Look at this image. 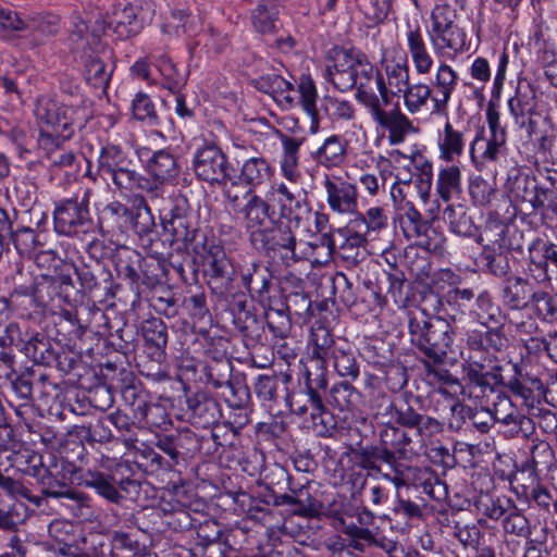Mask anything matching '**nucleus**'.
<instances>
[{"instance_id":"f257e3e1","label":"nucleus","mask_w":557,"mask_h":557,"mask_svg":"<svg viewBox=\"0 0 557 557\" xmlns=\"http://www.w3.org/2000/svg\"><path fill=\"white\" fill-rule=\"evenodd\" d=\"M324 77L342 92L356 89L355 98L363 107L380 96L385 103L391 102L383 75L360 50L333 49L329 54Z\"/></svg>"},{"instance_id":"f03ea898","label":"nucleus","mask_w":557,"mask_h":557,"mask_svg":"<svg viewBox=\"0 0 557 557\" xmlns=\"http://www.w3.org/2000/svg\"><path fill=\"white\" fill-rule=\"evenodd\" d=\"M356 466L368 475L381 474L397 488L413 484L422 487L431 498L440 500L446 495V485L429 468H417L396 461L395 454L386 447L370 446L355 455Z\"/></svg>"},{"instance_id":"7ed1b4c3","label":"nucleus","mask_w":557,"mask_h":557,"mask_svg":"<svg viewBox=\"0 0 557 557\" xmlns=\"http://www.w3.org/2000/svg\"><path fill=\"white\" fill-rule=\"evenodd\" d=\"M89 23L81 16L75 17L70 41L73 50L79 53L86 83L106 91L114 70L113 50L100 38L104 26L90 29Z\"/></svg>"},{"instance_id":"20e7f679","label":"nucleus","mask_w":557,"mask_h":557,"mask_svg":"<svg viewBox=\"0 0 557 557\" xmlns=\"http://www.w3.org/2000/svg\"><path fill=\"white\" fill-rule=\"evenodd\" d=\"M90 100L75 96L69 101H58L42 96L36 101L34 115L39 128L38 138L53 137L70 140L75 132L92 117Z\"/></svg>"},{"instance_id":"39448f33","label":"nucleus","mask_w":557,"mask_h":557,"mask_svg":"<svg viewBox=\"0 0 557 557\" xmlns=\"http://www.w3.org/2000/svg\"><path fill=\"white\" fill-rule=\"evenodd\" d=\"M97 169L101 178L111 182L121 195L146 193L152 200L158 199L162 189L138 171V163L127 150L114 144L101 147Z\"/></svg>"},{"instance_id":"423d86ee","label":"nucleus","mask_w":557,"mask_h":557,"mask_svg":"<svg viewBox=\"0 0 557 557\" xmlns=\"http://www.w3.org/2000/svg\"><path fill=\"white\" fill-rule=\"evenodd\" d=\"M410 341L428 358L442 362L453 344V326L444 317H429L425 312L409 319Z\"/></svg>"},{"instance_id":"0eeeda50","label":"nucleus","mask_w":557,"mask_h":557,"mask_svg":"<svg viewBox=\"0 0 557 557\" xmlns=\"http://www.w3.org/2000/svg\"><path fill=\"white\" fill-rule=\"evenodd\" d=\"M193 169L195 175L210 184H224L225 197L233 205L242 198L238 193V183L230 173V163L226 154L215 145L198 148L194 153Z\"/></svg>"},{"instance_id":"6e6552de","label":"nucleus","mask_w":557,"mask_h":557,"mask_svg":"<svg viewBox=\"0 0 557 557\" xmlns=\"http://www.w3.org/2000/svg\"><path fill=\"white\" fill-rule=\"evenodd\" d=\"M299 226L277 216V220L252 238L250 244L253 249L264 256L280 255L283 260L295 262L299 260L296 253L297 238L295 235V230Z\"/></svg>"},{"instance_id":"1a4fd4ad","label":"nucleus","mask_w":557,"mask_h":557,"mask_svg":"<svg viewBox=\"0 0 557 557\" xmlns=\"http://www.w3.org/2000/svg\"><path fill=\"white\" fill-rule=\"evenodd\" d=\"M305 388L293 391L287 395V404L290 411L297 416L310 413L312 423L326 425L332 419L330 412L326 410L320 391H324L327 386V379L324 377L323 385H318L312 379L314 374L310 372L304 373Z\"/></svg>"},{"instance_id":"9d476101","label":"nucleus","mask_w":557,"mask_h":557,"mask_svg":"<svg viewBox=\"0 0 557 557\" xmlns=\"http://www.w3.org/2000/svg\"><path fill=\"white\" fill-rule=\"evenodd\" d=\"M12 346L17 347L36 363L49 366L55 360V352L44 335L37 333L27 337L16 322L9 323L0 336L1 348Z\"/></svg>"},{"instance_id":"9b49d317","label":"nucleus","mask_w":557,"mask_h":557,"mask_svg":"<svg viewBox=\"0 0 557 557\" xmlns=\"http://www.w3.org/2000/svg\"><path fill=\"white\" fill-rule=\"evenodd\" d=\"M391 195L400 212L399 225L405 237L428 250L435 249V246L430 243L429 233L432 232L430 223L423 220L411 201L404 198L403 189L398 184H394Z\"/></svg>"},{"instance_id":"f8f14e48","label":"nucleus","mask_w":557,"mask_h":557,"mask_svg":"<svg viewBox=\"0 0 557 557\" xmlns=\"http://www.w3.org/2000/svg\"><path fill=\"white\" fill-rule=\"evenodd\" d=\"M54 230L65 236H75L81 232H86V226L90 223L88 209V191L85 190L79 198L61 200L53 212Z\"/></svg>"},{"instance_id":"ddd939ff","label":"nucleus","mask_w":557,"mask_h":557,"mask_svg":"<svg viewBox=\"0 0 557 557\" xmlns=\"http://www.w3.org/2000/svg\"><path fill=\"white\" fill-rule=\"evenodd\" d=\"M243 198H247V201L238 212L243 214L245 230L251 242L269 226L267 222L271 225L277 220L273 206L274 198L268 194L262 197L256 193L244 194Z\"/></svg>"},{"instance_id":"4468645a","label":"nucleus","mask_w":557,"mask_h":557,"mask_svg":"<svg viewBox=\"0 0 557 557\" xmlns=\"http://www.w3.org/2000/svg\"><path fill=\"white\" fill-rule=\"evenodd\" d=\"M309 344L311 345L309 367H306L305 371L314 374L312 381L321 386L326 377L327 359L342 344L335 343L330 330L322 325L312 329Z\"/></svg>"},{"instance_id":"2eb2a0df","label":"nucleus","mask_w":557,"mask_h":557,"mask_svg":"<svg viewBox=\"0 0 557 557\" xmlns=\"http://www.w3.org/2000/svg\"><path fill=\"white\" fill-rule=\"evenodd\" d=\"M330 210L337 214H355L358 209L357 187L341 176L325 174L322 181Z\"/></svg>"},{"instance_id":"dca6fc26","label":"nucleus","mask_w":557,"mask_h":557,"mask_svg":"<svg viewBox=\"0 0 557 557\" xmlns=\"http://www.w3.org/2000/svg\"><path fill=\"white\" fill-rule=\"evenodd\" d=\"M138 8L133 4L121 7L116 5L110 16V21L106 22L99 14L92 21L91 17L84 18L90 21V29L104 26V29L111 28L119 39H127L136 36L144 27V21L138 15Z\"/></svg>"},{"instance_id":"f3484780","label":"nucleus","mask_w":557,"mask_h":557,"mask_svg":"<svg viewBox=\"0 0 557 557\" xmlns=\"http://www.w3.org/2000/svg\"><path fill=\"white\" fill-rule=\"evenodd\" d=\"M518 237L521 239L523 234L516 226L493 220L485 223L478 242L482 244L483 250L522 251Z\"/></svg>"},{"instance_id":"a211bd4d","label":"nucleus","mask_w":557,"mask_h":557,"mask_svg":"<svg viewBox=\"0 0 557 557\" xmlns=\"http://www.w3.org/2000/svg\"><path fill=\"white\" fill-rule=\"evenodd\" d=\"M267 194L274 198L273 206L278 208L277 216L293 225H300L304 213H311L306 196L300 197L299 193H295L285 183L273 186Z\"/></svg>"},{"instance_id":"6ab92c4d","label":"nucleus","mask_w":557,"mask_h":557,"mask_svg":"<svg viewBox=\"0 0 557 557\" xmlns=\"http://www.w3.org/2000/svg\"><path fill=\"white\" fill-rule=\"evenodd\" d=\"M387 104L380 96L364 108L377 125L388 131L389 143L397 145L405 140V136L412 128V124L398 109L385 111L384 107Z\"/></svg>"},{"instance_id":"aec40b11","label":"nucleus","mask_w":557,"mask_h":557,"mask_svg":"<svg viewBox=\"0 0 557 557\" xmlns=\"http://www.w3.org/2000/svg\"><path fill=\"white\" fill-rule=\"evenodd\" d=\"M395 424L416 430V434L421 442L438 434L441 430V425L435 418L418 412L409 404L407 397H398Z\"/></svg>"},{"instance_id":"412c9836","label":"nucleus","mask_w":557,"mask_h":557,"mask_svg":"<svg viewBox=\"0 0 557 557\" xmlns=\"http://www.w3.org/2000/svg\"><path fill=\"white\" fill-rule=\"evenodd\" d=\"M252 84L259 91L270 95L285 110H289L297 104L294 84L282 76L278 70H273L271 73L252 79Z\"/></svg>"},{"instance_id":"4be33fe9","label":"nucleus","mask_w":557,"mask_h":557,"mask_svg":"<svg viewBox=\"0 0 557 557\" xmlns=\"http://www.w3.org/2000/svg\"><path fill=\"white\" fill-rule=\"evenodd\" d=\"M458 75L450 65L440 62L431 81L433 92L432 113L440 116H447L448 103L451 95L457 87Z\"/></svg>"},{"instance_id":"5701e85b","label":"nucleus","mask_w":557,"mask_h":557,"mask_svg":"<svg viewBox=\"0 0 557 557\" xmlns=\"http://www.w3.org/2000/svg\"><path fill=\"white\" fill-rule=\"evenodd\" d=\"M81 483L92 488L99 496L112 504H120L124 498L123 492L126 491L127 484L134 481L116 480L113 475L106 474L97 470H87L81 476Z\"/></svg>"},{"instance_id":"b1692460","label":"nucleus","mask_w":557,"mask_h":557,"mask_svg":"<svg viewBox=\"0 0 557 557\" xmlns=\"http://www.w3.org/2000/svg\"><path fill=\"white\" fill-rule=\"evenodd\" d=\"M189 421L193 425L208 429L219 422L221 408L216 399L206 392H197L186 399Z\"/></svg>"},{"instance_id":"393cba45","label":"nucleus","mask_w":557,"mask_h":557,"mask_svg":"<svg viewBox=\"0 0 557 557\" xmlns=\"http://www.w3.org/2000/svg\"><path fill=\"white\" fill-rule=\"evenodd\" d=\"M74 271L81 284L79 290H82L83 298L88 295L92 299L104 301L114 296L112 275L109 271L99 269L95 272L87 265L75 268Z\"/></svg>"},{"instance_id":"a878e982","label":"nucleus","mask_w":557,"mask_h":557,"mask_svg":"<svg viewBox=\"0 0 557 557\" xmlns=\"http://www.w3.org/2000/svg\"><path fill=\"white\" fill-rule=\"evenodd\" d=\"M23 275V270L18 268L15 274L12 276L14 288L11 297L14 296H32L35 300L40 304H47L49 301L59 299L58 288V274L57 275H41L40 278L36 280L34 284H18L17 277Z\"/></svg>"},{"instance_id":"bb28decb","label":"nucleus","mask_w":557,"mask_h":557,"mask_svg":"<svg viewBox=\"0 0 557 557\" xmlns=\"http://www.w3.org/2000/svg\"><path fill=\"white\" fill-rule=\"evenodd\" d=\"M528 136L536 147V153L547 162L553 158V147L557 138V128L548 117L537 116L536 120H529L525 126Z\"/></svg>"},{"instance_id":"cd10ccee","label":"nucleus","mask_w":557,"mask_h":557,"mask_svg":"<svg viewBox=\"0 0 557 557\" xmlns=\"http://www.w3.org/2000/svg\"><path fill=\"white\" fill-rule=\"evenodd\" d=\"M406 41L416 73L419 75L430 74L434 66V60L419 25H408Z\"/></svg>"},{"instance_id":"c85d7f7f","label":"nucleus","mask_w":557,"mask_h":557,"mask_svg":"<svg viewBox=\"0 0 557 557\" xmlns=\"http://www.w3.org/2000/svg\"><path fill=\"white\" fill-rule=\"evenodd\" d=\"M147 170L156 185L173 184L180 176L181 165L176 156L166 149L154 151L147 161Z\"/></svg>"},{"instance_id":"c756f323","label":"nucleus","mask_w":557,"mask_h":557,"mask_svg":"<svg viewBox=\"0 0 557 557\" xmlns=\"http://www.w3.org/2000/svg\"><path fill=\"white\" fill-rule=\"evenodd\" d=\"M273 169L265 158L251 157L243 162L237 183L248 188L244 194L256 193L271 181Z\"/></svg>"},{"instance_id":"7c9ffc66","label":"nucleus","mask_w":557,"mask_h":557,"mask_svg":"<svg viewBox=\"0 0 557 557\" xmlns=\"http://www.w3.org/2000/svg\"><path fill=\"white\" fill-rule=\"evenodd\" d=\"M205 263L206 273L221 287L227 288L232 284L235 269L222 246H210L205 257Z\"/></svg>"},{"instance_id":"2f4dec72","label":"nucleus","mask_w":557,"mask_h":557,"mask_svg":"<svg viewBox=\"0 0 557 557\" xmlns=\"http://www.w3.org/2000/svg\"><path fill=\"white\" fill-rule=\"evenodd\" d=\"M535 94L530 86L518 87L513 97L508 100L509 113L513 123L523 129L528 126L529 120H536L541 114L535 112Z\"/></svg>"},{"instance_id":"473e14b6","label":"nucleus","mask_w":557,"mask_h":557,"mask_svg":"<svg viewBox=\"0 0 557 557\" xmlns=\"http://www.w3.org/2000/svg\"><path fill=\"white\" fill-rule=\"evenodd\" d=\"M240 278L251 297L257 296L259 299L268 297L273 280L272 272L268 267L251 262L240 270Z\"/></svg>"},{"instance_id":"72a5a7b5","label":"nucleus","mask_w":557,"mask_h":557,"mask_svg":"<svg viewBox=\"0 0 557 557\" xmlns=\"http://www.w3.org/2000/svg\"><path fill=\"white\" fill-rule=\"evenodd\" d=\"M282 144V157L280 168L282 175L292 183H297L301 176L299 171V149L304 138H295L282 132H277Z\"/></svg>"},{"instance_id":"f704fd0d","label":"nucleus","mask_w":557,"mask_h":557,"mask_svg":"<svg viewBox=\"0 0 557 557\" xmlns=\"http://www.w3.org/2000/svg\"><path fill=\"white\" fill-rule=\"evenodd\" d=\"M494 355L490 351L467 352L462 370L469 381L478 386H488V376L493 368Z\"/></svg>"},{"instance_id":"c9c22d12","label":"nucleus","mask_w":557,"mask_h":557,"mask_svg":"<svg viewBox=\"0 0 557 557\" xmlns=\"http://www.w3.org/2000/svg\"><path fill=\"white\" fill-rule=\"evenodd\" d=\"M533 290L530 283L520 276H509L505 281L502 299L505 306L510 309H523L529 301L533 302Z\"/></svg>"},{"instance_id":"e433bc0d","label":"nucleus","mask_w":557,"mask_h":557,"mask_svg":"<svg viewBox=\"0 0 557 557\" xmlns=\"http://www.w3.org/2000/svg\"><path fill=\"white\" fill-rule=\"evenodd\" d=\"M26 473L34 476L41 486L45 496L57 499L70 486L65 481L55 478L50 469L42 465L41 457H33Z\"/></svg>"},{"instance_id":"4c0bfd02","label":"nucleus","mask_w":557,"mask_h":557,"mask_svg":"<svg viewBox=\"0 0 557 557\" xmlns=\"http://www.w3.org/2000/svg\"><path fill=\"white\" fill-rule=\"evenodd\" d=\"M311 158L326 169L339 166L346 159V144L338 135H331L311 152Z\"/></svg>"},{"instance_id":"58836bf2","label":"nucleus","mask_w":557,"mask_h":557,"mask_svg":"<svg viewBox=\"0 0 557 557\" xmlns=\"http://www.w3.org/2000/svg\"><path fill=\"white\" fill-rule=\"evenodd\" d=\"M429 35L436 55L455 54L466 49L467 37L462 28L431 30Z\"/></svg>"},{"instance_id":"ea45409f","label":"nucleus","mask_w":557,"mask_h":557,"mask_svg":"<svg viewBox=\"0 0 557 557\" xmlns=\"http://www.w3.org/2000/svg\"><path fill=\"white\" fill-rule=\"evenodd\" d=\"M99 224L108 233H126L131 225V210L119 201L111 202L101 210Z\"/></svg>"},{"instance_id":"a19ab883","label":"nucleus","mask_w":557,"mask_h":557,"mask_svg":"<svg viewBox=\"0 0 557 557\" xmlns=\"http://www.w3.org/2000/svg\"><path fill=\"white\" fill-rule=\"evenodd\" d=\"M380 444L395 454L396 461L406 460L412 454V438L397 426H385L380 432Z\"/></svg>"},{"instance_id":"79ce46f5","label":"nucleus","mask_w":557,"mask_h":557,"mask_svg":"<svg viewBox=\"0 0 557 557\" xmlns=\"http://www.w3.org/2000/svg\"><path fill=\"white\" fill-rule=\"evenodd\" d=\"M297 104H300L304 111L310 116V132L317 133L319 128V112L317 109V87L309 75H301L296 90Z\"/></svg>"},{"instance_id":"37998d69","label":"nucleus","mask_w":557,"mask_h":557,"mask_svg":"<svg viewBox=\"0 0 557 557\" xmlns=\"http://www.w3.org/2000/svg\"><path fill=\"white\" fill-rule=\"evenodd\" d=\"M66 140L60 138L44 137L38 138V147L49 161L50 166L57 169L71 168L76 159L72 150L63 149L62 146Z\"/></svg>"},{"instance_id":"c03bdc74","label":"nucleus","mask_w":557,"mask_h":557,"mask_svg":"<svg viewBox=\"0 0 557 557\" xmlns=\"http://www.w3.org/2000/svg\"><path fill=\"white\" fill-rule=\"evenodd\" d=\"M437 146L440 158L446 162H453L465 150L462 132L455 129L450 122H446L442 133L438 135Z\"/></svg>"},{"instance_id":"a18cd8bd","label":"nucleus","mask_w":557,"mask_h":557,"mask_svg":"<svg viewBox=\"0 0 557 557\" xmlns=\"http://www.w3.org/2000/svg\"><path fill=\"white\" fill-rule=\"evenodd\" d=\"M141 333L146 345L153 349L152 355L159 360L164 355L168 344V329L159 318H151L143 322Z\"/></svg>"},{"instance_id":"49530a36","label":"nucleus","mask_w":557,"mask_h":557,"mask_svg":"<svg viewBox=\"0 0 557 557\" xmlns=\"http://www.w3.org/2000/svg\"><path fill=\"white\" fill-rule=\"evenodd\" d=\"M435 189L438 197L449 202L461 194V171L458 165H447L438 171Z\"/></svg>"},{"instance_id":"de8ad7c7","label":"nucleus","mask_w":557,"mask_h":557,"mask_svg":"<svg viewBox=\"0 0 557 557\" xmlns=\"http://www.w3.org/2000/svg\"><path fill=\"white\" fill-rule=\"evenodd\" d=\"M57 500H59L60 506L67 509L74 518L87 520L92 515L91 499L89 496L71 486H69Z\"/></svg>"},{"instance_id":"09e8293b","label":"nucleus","mask_w":557,"mask_h":557,"mask_svg":"<svg viewBox=\"0 0 557 557\" xmlns=\"http://www.w3.org/2000/svg\"><path fill=\"white\" fill-rule=\"evenodd\" d=\"M331 358L333 360V367L339 376L349 379L350 381L359 376V363L348 344L344 343L341 347L335 348Z\"/></svg>"},{"instance_id":"8fccbe9b","label":"nucleus","mask_w":557,"mask_h":557,"mask_svg":"<svg viewBox=\"0 0 557 557\" xmlns=\"http://www.w3.org/2000/svg\"><path fill=\"white\" fill-rule=\"evenodd\" d=\"M162 225L165 232L172 235V240L182 243L184 246L191 244L197 234L191 215L174 219H163Z\"/></svg>"},{"instance_id":"3c124183","label":"nucleus","mask_w":557,"mask_h":557,"mask_svg":"<svg viewBox=\"0 0 557 557\" xmlns=\"http://www.w3.org/2000/svg\"><path fill=\"white\" fill-rule=\"evenodd\" d=\"M443 220L448 223L453 233L460 236L473 235L474 225L462 205H447L443 210Z\"/></svg>"},{"instance_id":"603ef678","label":"nucleus","mask_w":557,"mask_h":557,"mask_svg":"<svg viewBox=\"0 0 557 557\" xmlns=\"http://www.w3.org/2000/svg\"><path fill=\"white\" fill-rule=\"evenodd\" d=\"M122 396L124 400L132 407H134V417L139 421H144L146 424L156 425L157 422L152 421L149 416L154 411L162 412V408L158 405L147 403L141 396L137 394L134 386H125L122 389Z\"/></svg>"},{"instance_id":"864d4df0","label":"nucleus","mask_w":557,"mask_h":557,"mask_svg":"<svg viewBox=\"0 0 557 557\" xmlns=\"http://www.w3.org/2000/svg\"><path fill=\"white\" fill-rule=\"evenodd\" d=\"M198 45H203L208 52L218 54L227 48L228 38L222 30L209 24L196 41L187 42L189 52L193 53Z\"/></svg>"},{"instance_id":"5fc2aeb1","label":"nucleus","mask_w":557,"mask_h":557,"mask_svg":"<svg viewBox=\"0 0 557 557\" xmlns=\"http://www.w3.org/2000/svg\"><path fill=\"white\" fill-rule=\"evenodd\" d=\"M509 510L503 519V528L505 533L518 537L528 539L531 533V525L529 519L516 507L511 500H507Z\"/></svg>"},{"instance_id":"6e6d98bb","label":"nucleus","mask_w":557,"mask_h":557,"mask_svg":"<svg viewBox=\"0 0 557 557\" xmlns=\"http://www.w3.org/2000/svg\"><path fill=\"white\" fill-rule=\"evenodd\" d=\"M532 308L540 320L557 324V293L537 290L533 295Z\"/></svg>"},{"instance_id":"4d7b16f0","label":"nucleus","mask_w":557,"mask_h":557,"mask_svg":"<svg viewBox=\"0 0 557 557\" xmlns=\"http://www.w3.org/2000/svg\"><path fill=\"white\" fill-rule=\"evenodd\" d=\"M529 260L532 263H546L550 271L557 272V245L536 238L528 246Z\"/></svg>"},{"instance_id":"13d9d810","label":"nucleus","mask_w":557,"mask_h":557,"mask_svg":"<svg viewBox=\"0 0 557 557\" xmlns=\"http://www.w3.org/2000/svg\"><path fill=\"white\" fill-rule=\"evenodd\" d=\"M433 96L430 85L425 83L409 85L404 91L405 106L410 113H417L426 104L428 100L433 102Z\"/></svg>"},{"instance_id":"bf43d9fd","label":"nucleus","mask_w":557,"mask_h":557,"mask_svg":"<svg viewBox=\"0 0 557 557\" xmlns=\"http://www.w3.org/2000/svg\"><path fill=\"white\" fill-rule=\"evenodd\" d=\"M154 226L156 223L151 210L141 198L137 205L136 211L133 212L131 210L129 230H133L139 236H147L152 233Z\"/></svg>"},{"instance_id":"052dcab7","label":"nucleus","mask_w":557,"mask_h":557,"mask_svg":"<svg viewBox=\"0 0 557 557\" xmlns=\"http://www.w3.org/2000/svg\"><path fill=\"white\" fill-rule=\"evenodd\" d=\"M276 14L275 5L259 3L251 15L255 29L261 34H272L277 27Z\"/></svg>"},{"instance_id":"680f3d73","label":"nucleus","mask_w":557,"mask_h":557,"mask_svg":"<svg viewBox=\"0 0 557 557\" xmlns=\"http://www.w3.org/2000/svg\"><path fill=\"white\" fill-rule=\"evenodd\" d=\"M158 70L163 77L162 86L172 92L178 91L186 83V75L166 57L161 55Z\"/></svg>"},{"instance_id":"e2e57ef3","label":"nucleus","mask_w":557,"mask_h":557,"mask_svg":"<svg viewBox=\"0 0 557 557\" xmlns=\"http://www.w3.org/2000/svg\"><path fill=\"white\" fill-rule=\"evenodd\" d=\"M509 251L483 250L481 262L495 276H506L510 273Z\"/></svg>"},{"instance_id":"0e129e2a","label":"nucleus","mask_w":557,"mask_h":557,"mask_svg":"<svg viewBox=\"0 0 557 557\" xmlns=\"http://www.w3.org/2000/svg\"><path fill=\"white\" fill-rule=\"evenodd\" d=\"M133 116L141 122H146L150 126L159 124L154 104L150 97L144 92L136 94L132 101Z\"/></svg>"},{"instance_id":"69168bd1","label":"nucleus","mask_w":557,"mask_h":557,"mask_svg":"<svg viewBox=\"0 0 557 557\" xmlns=\"http://www.w3.org/2000/svg\"><path fill=\"white\" fill-rule=\"evenodd\" d=\"M222 396L230 407L242 409L250 398L248 387L239 380H228L223 388Z\"/></svg>"},{"instance_id":"338daca9","label":"nucleus","mask_w":557,"mask_h":557,"mask_svg":"<svg viewBox=\"0 0 557 557\" xmlns=\"http://www.w3.org/2000/svg\"><path fill=\"white\" fill-rule=\"evenodd\" d=\"M398 407V397L391 398L387 395L377 396L374 400V418L385 426H394Z\"/></svg>"},{"instance_id":"774afa93","label":"nucleus","mask_w":557,"mask_h":557,"mask_svg":"<svg viewBox=\"0 0 557 557\" xmlns=\"http://www.w3.org/2000/svg\"><path fill=\"white\" fill-rule=\"evenodd\" d=\"M364 17L373 24L382 23L388 14L391 0H356Z\"/></svg>"}]
</instances>
